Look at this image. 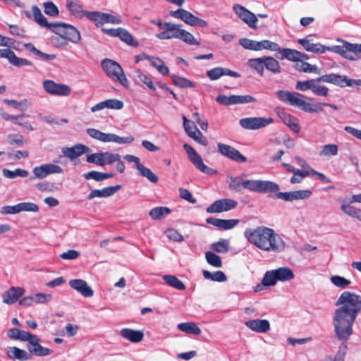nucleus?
Returning <instances> with one entry per match:
<instances>
[{"label": "nucleus", "instance_id": "obj_1", "mask_svg": "<svg viewBox=\"0 0 361 361\" xmlns=\"http://www.w3.org/2000/svg\"><path fill=\"white\" fill-rule=\"evenodd\" d=\"M361 311V297L350 291L340 295V339H348L353 333L352 326Z\"/></svg>", "mask_w": 361, "mask_h": 361}, {"label": "nucleus", "instance_id": "obj_2", "mask_svg": "<svg viewBox=\"0 0 361 361\" xmlns=\"http://www.w3.org/2000/svg\"><path fill=\"white\" fill-rule=\"evenodd\" d=\"M244 235L250 243L264 251L279 252L285 247L281 238L273 229L265 226L247 228Z\"/></svg>", "mask_w": 361, "mask_h": 361}, {"label": "nucleus", "instance_id": "obj_3", "mask_svg": "<svg viewBox=\"0 0 361 361\" xmlns=\"http://www.w3.org/2000/svg\"><path fill=\"white\" fill-rule=\"evenodd\" d=\"M156 37L159 39H179L190 45H200L194 36L189 32L181 29V25L166 22L164 25V30L156 34Z\"/></svg>", "mask_w": 361, "mask_h": 361}, {"label": "nucleus", "instance_id": "obj_4", "mask_svg": "<svg viewBox=\"0 0 361 361\" xmlns=\"http://www.w3.org/2000/svg\"><path fill=\"white\" fill-rule=\"evenodd\" d=\"M247 65L260 76L264 75V68L274 74H279L281 71L279 62L271 56L250 59L247 61Z\"/></svg>", "mask_w": 361, "mask_h": 361}, {"label": "nucleus", "instance_id": "obj_5", "mask_svg": "<svg viewBox=\"0 0 361 361\" xmlns=\"http://www.w3.org/2000/svg\"><path fill=\"white\" fill-rule=\"evenodd\" d=\"M294 277V273L290 268L282 267L267 271L262 279V284L264 286H273L277 281H288Z\"/></svg>", "mask_w": 361, "mask_h": 361}, {"label": "nucleus", "instance_id": "obj_6", "mask_svg": "<svg viewBox=\"0 0 361 361\" xmlns=\"http://www.w3.org/2000/svg\"><path fill=\"white\" fill-rule=\"evenodd\" d=\"M102 66L106 75L113 80L120 82L125 87L128 85L123 68L117 62L106 59L102 62Z\"/></svg>", "mask_w": 361, "mask_h": 361}, {"label": "nucleus", "instance_id": "obj_7", "mask_svg": "<svg viewBox=\"0 0 361 361\" xmlns=\"http://www.w3.org/2000/svg\"><path fill=\"white\" fill-rule=\"evenodd\" d=\"M245 190L258 193H273L278 192L279 185L273 181L265 180L246 179Z\"/></svg>", "mask_w": 361, "mask_h": 361}, {"label": "nucleus", "instance_id": "obj_8", "mask_svg": "<svg viewBox=\"0 0 361 361\" xmlns=\"http://www.w3.org/2000/svg\"><path fill=\"white\" fill-rule=\"evenodd\" d=\"M52 32L73 43H78L80 40L79 31L73 26L64 23H56Z\"/></svg>", "mask_w": 361, "mask_h": 361}, {"label": "nucleus", "instance_id": "obj_9", "mask_svg": "<svg viewBox=\"0 0 361 361\" xmlns=\"http://www.w3.org/2000/svg\"><path fill=\"white\" fill-rule=\"evenodd\" d=\"M183 148L190 161L199 171L207 175H214L217 173L216 170L209 168L204 164L202 157L190 145L185 143L183 145Z\"/></svg>", "mask_w": 361, "mask_h": 361}, {"label": "nucleus", "instance_id": "obj_10", "mask_svg": "<svg viewBox=\"0 0 361 361\" xmlns=\"http://www.w3.org/2000/svg\"><path fill=\"white\" fill-rule=\"evenodd\" d=\"M273 123L271 118L249 117L241 118L239 121L240 126L245 129L257 130Z\"/></svg>", "mask_w": 361, "mask_h": 361}, {"label": "nucleus", "instance_id": "obj_11", "mask_svg": "<svg viewBox=\"0 0 361 361\" xmlns=\"http://www.w3.org/2000/svg\"><path fill=\"white\" fill-rule=\"evenodd\" d=\"M340 55L349 60H357L361 53V44H351L340 39Z\"/></svg>", "mask_w": 361, "mask_h": 361}, {"label": "nucleus", "instance_id": "obj_12", "mask_svg": "<svg viewBox=\"0 0 361 361\" xmlns=\"http://www.w3.org/2000/svg\"><path fill=\"white\" fill-rule=\"evenodd\" d=\"M43 87L47 93L54 95L68 96L71 92L68 85L56 83L51 80H44L43 82Z\"/></svg>", "mask_w": 361, "mask_h": 361}, {"label": "nucleus", "instance_id": "obj_13", "mask_svg": "<svg viewBox=\"0 0 361 361\" xmlns=\"http://www.w3.org/2000/svg\"><path fill=\"white\" fill-rule=\"evenodd\" d=\"M238 202L232 199L224 198L215 201L207 208L208 213H219L234 209Z\"/></svg>", "mask_w": 361, "mask_h": 361}, {"label": "nucleus", "instance_id": "obj_14", "mask_svg": "<svg viewBox=\"0 0 361 361\" xmlns=\"http://www.w3.org/2000/svg\"><path fill=\"white\" fill-rule=\"evenodd\" d=\"M278 97L283 102L301 108L304 104V96L298 92H290L288 91L279 90L276 92Z\"/></svg>", "mask_w": 361, "mask_h": 361}, {"label": "nucleus", "instance_id": "obj_15", "mask_svg": "<svg viewBox=\"0 0 361 361\" xmlns=\"http://www.w3.org/2000/svg\"><path fill=\"white\" fill-rule=\"evenodd\" d=\"M233 10L239 18L246 23L251 28L257 27V18L253 13L240 4H234Z\"/></svg>", "mask_w": 361, "mask_h": 361}, {"label": "nucleus", "instance_id": "obj_16", "mask_svg": "<svg viewBox=\"0 0 361 361\" xmlns=\"http://www.w3.org/2000/svg\"><path fill=\"white\" fill-rule=\"evenodd\" d=\"M276 197L284 201L292 202L294 200H304L310 197L312 191L310 190H300L290 192H276Z\"/></svg>", "mask_w": 361, "mask_h": 361}, {"label": "nucleus", "instance_id": "obj_17", "mask_svg": "<svg viewBox=\"0 0 361 361\" xmlns=\"http://www.w3.org/2000/svg\"><path fill=\"white\" fill-rule=\"evenodd\" d=\"M219 152L224 156L235 161L237 162H245L247 159L245 156L240 154V152L235 149L234 147L223 144L218 143L217 144Z\"/></svg>", "mask_w": 361, "mask_h": 361}, {"label": "nucleus", "instance_id": "obj_18", "mask_svg": "<svg viewBox=\"0 0 361 361\" xmlns=\"http://www.w3.org/2000/svg\"><path fill=\"white\" fill-rule=\"evenodd\" d=\"M39 338L35 336L30 343L27 344V348L29 350L30 355L35 356L43 357L47 356L52 353V350L49 348L43 347L39 344Z\"/></svg>", "mask_w": 361, "mask_h": 361}, {"label": "nucleus", "instance_id": "obj_19", "mask_svg": "<svg viewBox=\"0 0 361 361\" xmlns=\"http://www.w3.org/2000/svg\"><path fill=\"white\" fill-rule=\"evenodd\" d=\"M90 148L82 145L77 144L71 147H63L62 153L70 160H73L78 157L90 152Z\"/></svg>", "mask_w": 361, "mask_h": 361}, {"label": "nucleus", "instance_id": "obj_20", "mask_svg": "<svg viewBox=\"0 0 361 361\" xmlns=\"http://www.w3.org/2000/svg\"><path fill=\"white\" fill-rule=\"evenodd\" d=\"M69 286L82 296L90 298L93 295L94 292L87 282L82 279H73L69 281Z\"/></svg>", "mask_w": 361, "mask_h": 361}, {"label": "nucleus", "instance_id": "obj_21", "mask_svg": "<svg viewBox=\"0 0 361 361\" xmlns=\"http://www.w3.org/2000/svg\"><path fill=\"white\" fill-rule=\"evenodd\" d=\"M24 293L25 289L23 288L13 286L4 293L2 295L3 302L8 305L13 304Z\"/></svg>", "mask_w": 361, "mask_h": 361}, {"label": "nucleus", "instance_id": "obj_22", "mask_svg": "<svg viewBox=\"0 0 361 361\" xmlns=\"http://www.w3.org/2000/svg\"><path fill=\"white\" fill-rule=\"evenodd\" d=\"M245 326L253 331L266 333L270 330V323L267 319H252L245 323Z\"/></svg>", "mask_w": 361, "mask_h": 361}, {"label": "nucleus", "instance_id": "obj_23", "mask_svg": "<svg viewBox=\"0 0 361 361\" xmlns=\"http://www.w3.org/2000/svg\"><path fill=\"white\" fill-rule=\"evenodd\" d=\"M207 75L209 78V79L212 80H217L223 75H228V76H231L233 78H240V73H238L235 71H231L228 68H221V67H216V68H214L207 71Z\"/></svg>", "mask_w": 361, "mask_h": 361}, {"label": "nucleus", "instance_id": "obj_24", "mask_svg": "<svg viewBox=\"0 0 361 361\" xmlns=\"http://www.w3.org/2000/svg\"><path fill=\"white\" fill-rule=\"evenodd\" d=\"M300 51L289 48H281L275 54V56L280 59H287L290 61L298 62L300 61Z\"/></svg>", "mask_w": 361, "mask_h": 361}, {"label": "nucleus", "instance_id": "obj_25", "mask_svg": "<svg viewBox=\"0 0 361 361\" xmlns=\"http://www.w3.org/2000/svg\"><path fill=\"white\" fill-rule=\"evenodd\" d=\"M298 42L302 46V47L309 52L314 54H322L326 51V47L319 43H313L311 39L308 38L299 39Z\"/></svg>", "mask_w": 361, "mask_h": 361}, {"label": "nucleus", "instance_id": "obj_26", "mask_svg": "<svg viewBox=\"0 0 361 361\" xmlns=\"http://www.w3.org/2000/svg\"><path fill=\"white\" fill-rule=\"evenodd\" d=\"M121 185H117L115 186H109L104 188L102 190H93L88 195V200H92L94 197H108L115 194L120 188Z\"/></svg>", "mask_w": 361, "mask_h": 361}, {"label": "nucleus", "instance_id": "obj_27", "mask_svg": "<svg viewBox=\"0 0 361 361\" xmlns=\"http://www.w3.org/2000/svg\"><path fill=\"white\" fill-rule=\"evenodd\" d=\"M6 355L12 360H18L20 361L29 360L32 357L28 352L15 346L9 347L7 350Z\"/></svg>", "mask_w": 361, "mask_h": 361}, {"label": "nucleus", "instance_id": "obj_28", "mask_svg": "<svg viewBox=\"0 0 361 361\" xmlns=\"http://www.w3.org/2000/svg\"><path fill=\"white\" fill-rule=\"evenodd\" d=\"M120 334L123 338L133 343L140 342L144 338V334L141 331L128 328L121 329Z\"/></svg>", "mask_w": 361, "mask_h": 361}, {"label": "nucleus", "instance_id": "obj_29", "mask_svg": "<svg viewBox=\"0 0 361 361\" xmlns=\"http://www.w3.org/2000/svg\"><path fill=\"white\" fill-rule=\"evenodd\" d=\"M32 15L35 20L37 23L41 27H44L51 31L54 30V26H55L56 23H49L47 22V18L43 16L40 9L37 6H33L32 7Z\"/></svg>", "mask_w": 361, "mask_h": 361}, {"label": "nucleus", "instance_id": "obj_30", "mask_svg": "<svg viewBox=\"0 0 361 361\" xmlns=\"http://www.w3.org/2000/svg\"><path fill=\"white\" fill-rule=\"evenodd\" d=\"M170 15L174 18L181 19L187 24L194 26L196 16L192 15L190 12L184 9H178L176 11H170Z\"/></svg>", "mask_w": 361, "mask_h": 361}, {"label": "nucleus", "instance_id": "obj_31", "mask_svg": "<svg viewBox=\"0 0 361 361\" xmlns=\"http://www.w3.org/2000/svg\"><path fill=\"white\" fill-rule=\"evenodd\" d=\"M134 141L133 136L121 137L114 133H104L103 136V142H116L118 144H130Z\"/></svg>", "mask_w": 361, "mask_h": 361}, {"label": "nucleus", "instance_id": "obj_32", "mask_svg": "<svg viewBox=\"0 0 361 361\" xmlns=\"http://www.w3.org/2000/svg\"><path fill=\"white\" fill-rule=\"evenodd\" d=\"M228 187L231 190L235 192H240L243 189H245L246 179H243L242 177H229Z\"/></svg>", "mask_w": 361, "mask_h": 361}, {"label": "nucleus", "instance_id": "obj_33", "mask_svg": "<svg viewBox=\"0 0 361 361\" xmlns=\"http://www.w3.org/2000/svg\"><path fill=\"white\" fill-rule=\"evenodd\" d=\"M162 279L166 284L177 290H183L185 289L184 283L174 275H164Z\"/></svg>", "mask_w": 361, "mask_h": 361}, {"label": "nucleus", "instance_id": "obj_34", "mask_svg": "<svg viewBox=\"0 0 361 361\" xmlns=\"http://www.w3.org/2000/svg\"><path fill=\"white\" fill-rule=\"evenodd\" d=\"M135 78L138 82L145 84L151 90H156V87L153 83L151 77L142 73L141 70L136 69L135 71Z\"/></svg>", "mask_w": 361, "mask_h": 361}, {"label": "nucleus", "instance_id": "obj_35", "mask_svg": "<svg viewBox=\"0 0 361 361\" xmlns=\"http://www.w3.org/2000/svg\"><path fill=\"white\" fill-rule=\"evenodd\" d=\"M178 329L185 333L194 335H200L202 332L201 329L194 322H185L178 324Z\"/></svg>", "mask_w": 361, "mask_h": 361}, {"label": "nucleus", "instance_id": "obj_36", "mask_svg": "<svg viewBox=\"0 0 361 361\" xmlns=\"http://www.w3.org/2000/svg\"><path fill=\"white\" fill-rule=\"evenodd\" d=\"M2 174L7 178L13 179L16 177L25 178L29 175V172L25 169H16L14 171L4 169L2 170Z\"/></svg>", "mask_w": 361, "mask_h": 361}, {"label": "nucleus", "instance_id": "obj_37", "mask_svg": "<svg viewBox=\"0 0 361 361\" xmlns=\"http://www.w3.org/2000/svg\"><path fill=\"white\" fill-rule=\"evenodd\" d=\"M171 213L169 208L166 207H157L149 211V216L154 220L163 219L166 215Z\"/></svg>", "mask_w": 361, "mask_h": 361}, {"label": "nucleus", "instance_id": "obj_38", "mask_svg": "<svg viewBox=\"0 0 361 361\" xmlns=\"http://www.w3.org/2000/svg\"><path fill=\"white\" fill-rule=\"evenodd\" d=\"M204 279L212 280L214 281L223 282L226 281V276L221 271H216L214 273H211L207 270H204L202 272Z\"/></svg>", "mask_w": 361, "mask_h": 361}, {"label": "nucleus", "instance_id": "obj_39", "mask_svg": "<svg viewBox=\"0 0 361 361\" xmlns=\"http://www.w3.org/2000/svg\"><path fill=\"white\" fill-rule=\"evenodd\" d=\"M139 174L147 178L150 182L157 183L159 180L158 176L154 173L149 169L145 167L143 164H139L138 169Z\"/></svg>", "mask_w": 361, "mask_h": 361}, {"label": "nucleus", "instance_id": "obj_40", "mask_svg": "<svg viewBox=\"0 0 361 361\" xmlns=\"http://www.w3.org/2000/svg\"><path fill=\"white\" fill-rule=\"evenodd\" d=\"M171 78L173 84L179 87H194L195 84L185 78L179 77L176 75H171Z\"/></svg>", "mask_w": 361, "mask_h": 361}, {"label": "nucleus", "instance_id": "obj_41", "mask_svg": "<svg viewBox=\"0 0 361 361\" xmlns=\"http://www.w3.org/2000/svg\"><path fill=\"white\" fill-rule=\"evenodd\" d=\"M294 68L295 70L300 72L315 73L318 74L319 73V71L316 66L312 65L307 62H300V63H296L294 66Z\"/></svg>", "mask_w": 361, "mask_h": 361}, {"label": "nucleus", "instance_id": "obj_42", "mask_svg": "<svg viewBox=\"0 0 361 361\" xmlns=\"http://www.w3.org/2000/svg\"><path fill=\"white\" fill-rule=\"evenodd\" d=\"M205 259L209 264L214 267L220 268L222 267L221 257L212 251L206 252Z\"/></svg>", "mask_w": 361, "mask_h": 361}, {"label": "nucleus", "instance_id": "obj_43", "mask_svg": "<svg viewBox=\"0 0 361 361\" xmlns=\"http://www.w3.org/2000/svg\"><path fill=\"white\" fill-rule=\"evenodd\" d=\"M257 51H260L262 49H269L274 51H278L279 50V45L274 42L269 40H262L260 42H257Z\"/></svg>", "mask_w": 361, "mask_h": 361}, {"label": "nucleus", "instance_id": "obj_44", "mask_svg": "<svg viewBox=\"0 0 361 361\" xmlns=\"http://www.w3.org/2000/svg\"><path fill=\"white\" fill-rule=\"evenodd\" d=\"M341 209L348 216L355 218L361 221V209L350 204H343Z\"/></svg>", "mask_w": 361, "mask_h": 361}, {"label": "nucleus", "instance_id": "obj_45", "mask_svg": "<svg viewBox=\"0 0 361 361\" xmlns=\"http://www.w3.org/2000/svg\"><path fill=\"white\" fill-rule=\"evenodd\" d=\"M85 15L90 20L93 21L97 27H100L104 24V13L98 11L85 12Z\"/></svg>", "mask_w": 361, "mask_h": 361}, {"label": "nucleus", "instance_id": "obj_46", "mask_svg": "<svg viewBox=\"0 0 361 361\" xmlns=\"http://www.w3.org/2000/svg\"><path fill=\"white\" fill-rule=\"evenodd\" d=\"M211 248L219 253H226L229 250L228 240L222 239L211 245Z\"/></svg>", "mask_w": 361, "mask_h": 361}, {"label": "nucleus", "instance_id": "obj_47", "mask_svg": "<svg viewBox=\"0 0 361 361\" xmlns=\"http://www.w3.org/2000/svg\"><path fill=\"white\" fill-rule=\"evenodd\" d=\"M310 175V171L305 169H298L293 173L290 178V183L293 184L300 183L302 180Z\"/></svg>", "mask_w": 361, "mask_h": 361}, {"label": "nucleus", "instance_id": "obj_48", "mask_svg": "<svg viewBox=\"0 0 361 361\" xmlns=\"http://www.w3.org/2000/svg\"><path fill=\"white\" fill-rule=\"evenodd\" d=\"M103 166L112 164L116 161L119 160L120 154L109 152H102Z\"/></svg>", "mask_w": 361, "mask_h": 361}, {"label": "nucleus", "instance_id": "obj_49", "mask_svg": "<svg viewBox=\"0 0 361 361\" xmlns=\"http://www.w3.org/2000/svg\"><path fill=\"white\" fill-rule=\"evenodd\" d=\"M338 153V146L336 145H326L322 147L319 154L320 157H330L336 155Z\"/></svg>", "mask_w": 361, "mask_h": 361}, {"label": "nucleus", "instance_id": "obj_50", "mask_svg": "<svg viewBox=\"0 0 361 361\" xmlns=\"http://www.w3.org/2000/svg\"><path fill=\"white\" fill-rule=\"evenodd\" d=\"M8 61L11 64L17 67L32 65V63L30 61L25 59L18 57L13 51Z\"/></svg>", "mask_w": 361, "mask_h": 361}, {"label": "nucleus", "instance_id": "obj_51", "mask_svg": "<svg viewBox=\"0 0 361 361\" xmlns=\"http://www.w3.org/2000/svg\"><path fill=\"white\" fill-rule=\"evenodd\" d=\"M8 143L11 145L21 147L25 143L24 137L20 134H9L7 136Z\"/></svg>", "mask_w": 361, "mask_h": 361}, {"label": "nucleus", "instance_id": "obj_52", "mask_svg": "<svg viewBox=\"0 0 361 361\" xmlns=\"http://www.w3.org/2000/svg\"><path fill=\"white\" fill-rule=\"evenodd\" d=\"M4 102L5 104H7L8 105L13 106L15 109H18L21 111L27 109L29 106L27 99H23L20 102H17L16 100L6 99L4 100Z\"/></svg>", "mask_w": 361, "mask_h": 361}, {"label": "nucleus", "instance_id": "obj_53", "mask_svg": "<svg viewBox=\"0 0 361 361\" xmlns=\"http://www.w3.org/2000/svg\"><path fill=\"white\" fill-rule=\"evenodd\" d=\"M257 99L251 95H235L234 94V104H244L248 103L256 102Z\"/></svg>", "mask_w": 361, "mask_h": 361}, {"label": "nucleus", "instance_id": "obj_54", "mask_svg": "<svg viewBox=\"0 0 361 361\" xmlns=\"http://www.w3.org/2000/svg\"><path fill=\"white\" fill-rule=\"evenodd\" d=\"M19 208V213L21 212H37L39 211V207L32 202H21L18 204Z\"/></svg>", "mask_w": 361, "mask_h": 361}, {"label": "nucleus", "instance_id": "obj_55", "mask_svg": "<svg viewBox=\"0 0 361 361\" xmlns=\"http://www.w3.org/2000/svg\"><path fill=\"white\" fill-rule=\"evenodd\" d=\"M44 13L50 16L55 17L59 14V10L56 6L51 1L45 2L43 4Z\"/></svg>", "mask_w": 361, "mask_h": 361}, {"label": "nucleus", "instance_id": "obj_56", "mask_svg": "<svg viewBox=\"0 0 361 361\" xmlns=\"http://www.w3.org/2000/svg\"><path fill=\"white\" fill-rule=\"evenodd\" d=\"M105 108L111 109H121L123 107V102L116 99H110L104 101Z\"/></svg>", "mask_w": 361, "mask_h": 361}, {"label": "nucleus", "instance_id": "obj_57", "mask_svg": "<svg viewBox=\"0 0 361 361\" xmlns=\"http://www.w3.org/2000/svg\"><path fill=\"white\" fill-rule=\"evenodd\" d=\"M317 78L314 80V83L312 85L311 90L317 95L326 96L328 94V88L324 86L318 85Z\"/></svg>", "mask_w": 361, "mask_h": 361}, {"label": "nucleus", "instance_id": "obj_58", "mask_svg": "<svg viewBox=\"0 0 361 361\" xmlns=\"http://www.w3.org/2000/svg\"><path fill=\"white\" fill-rule=\"evenodd\" d=\"M122 41L125 42L128 44L134 45V39L132 35L126 29L120 27L118 36Z\"/></svg>", "mask_w": 361, "mask_h": 361}, {"label": "nucleus", "instance_id": "obj_59", "mask_svg": "<svg viewBox=\"0 0 361 361\" xmlns=\"http://www.w3.org/2000/svg\"><path fill=\"white\" fill-rule=\"evenodd\" d=\"M287 126H288L295 133L299 132L300 127L297 121V119L290 115L286 120L283 121Z\"/></svg>", "mask_w": 361, "mask_h": 361}, {"label": "nucleus", "instance_id": "obj_60", "mask_svg": "<svg viewBox=\"0 0 361 361\" xmlns=\"http://www.w3.org/2000/svg\"><path fill=\"white\" fill-rule=\"evenodd\" d=\"M240 44L246 49L257 51L258 48L257 41L252 40L247 38L240 39L239 41Z\"/></svg>", "mask_w": 361, "mask_h": 361}, {"label": "nucleus", "instance_id": "obj_61", "mask_svg": "<svg viewBox=\"0 0 361 361\" xmlns=\"http://www.w3.org/2000/svg\"><path fill=\"white\" fill-rule=\"evenodd\" d=\"M102 152L91 154L87 156L86 161L88 163L94 164L103 166Z\"/></svg>", "mask_w": 361, "mask_h": 361}, {"label": "nucleus", "instance_id": "obj_62", "mask_svg": "<svg viewBox=\"0 0 361 361\" xmlns=\"http://www.w3.org/2000/svg\"><path fill=\"white\" fill-rule=\"evenodd\" d=\"M34 176L30 177L31 180H33L35 178H44L47 176V173L45 169V167L43 165H41L39 166H36L32 170Z\"/></svg>", "mask_w": 361, "mask_h": 361}, {"label": "nucleus", "instance_id": "obj_63", "mask_svg": "<svg viewBox=\"0 0 361 361\" xmlns=\"http://www.w3.org/2000/svg\"><path fill=\"white\" fill-rule=\"evenodd\" d=\"M216 102L222 105L229 106L234 105V94L226 96L224 94H219L216 99Z\"/></svg>", "mask_w": 361, "mask_h": 361}, {"label": "nucleus", "instance_id": "obj_64", "mask_svg": "<svg viewBox=\"0 0 361 361\" xmlns=\"http://www.w3.org/2000/svg\"><path fill=\"white\" fill-rule=\"evenodd\" d=\"M166 234L167 237L173 241L181 242L183 240V236L178 232L176 229L169 228L166 230Z\"/></svg>", "mask_w": 361, "mask_h": 361}]
</instances>
